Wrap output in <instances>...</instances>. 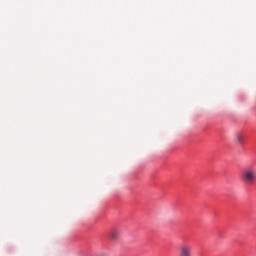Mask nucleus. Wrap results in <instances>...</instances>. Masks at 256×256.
<instances>
[{"label":"nucleus","instance_id":"f257e3e1","mask_svg":"<svg viewBox=\"0 0 256 256\" xmlns=\"http://www.w3.org/2000/svg\"><path fill=\"white\" fill-rule=\"evenodd\" d=\"M240 179L244 185H255L256 183V168L255 166H247L242 170Z\"/></svg>","mask_w":256,"mask_h":256},{"label":"nucleus","instance_id":"f03ea898","mask_svg":"<svg viewBox=\"0 0 256 256\" xmlns=\"http://www.w3.org/2000/svg\"><path fill=\"white\" fill-rule=\"evenodd\" d=\"M178 256H193V246L189 243H183L178 250Z\"/></svg>","mask_w":256,"mask_h":256},{"label":"nucleus","instance_id":"7ed1b4c3","mask_svg":"<svg viewBox=\"0 0 256 256\" xmlns=\"http://www.w3.org/2000/svg\"><path fill=\"white\" fill-rule=\"evenodd\" d=\"M234 143H236V145H243L245 143V134L243 132H235Z\"/></svg>","mask_w":256,"mask_h":256},{"label":"nucleus","instance_id":"20e7f679","mask_svg":"<svg viewBox=\"0 0 256 256\" xmlns=\"http://www.w3.org/2000/svg\"><path fill=\"white\" fill-rule=\"evenodd\" d=\"M110 237L111 239H113V241H117V239H119V237H121V230L114 228L112 229L111 233H110Z\"/></svg>","mask_w":256,"mask_h":256}]
</instances>
